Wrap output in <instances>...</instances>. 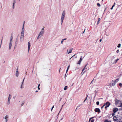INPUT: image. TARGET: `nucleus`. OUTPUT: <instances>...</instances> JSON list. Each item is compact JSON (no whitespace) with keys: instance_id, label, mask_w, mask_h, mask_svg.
I'll list each match as a JSON object with an SVG mask.
<instances>
[{"instance_id":"nucleus-31","label":"nucleus","mask_w":122,"mask_h":122,"mask_svg":"<svg viewBox=\"0 0 122 122\" xmlns=\"http://www.w3.org/2000/svg\"><path fill=\"white\" fill-rule=\"evenodd\" d=\"M97 5L99 7H100V6H101L100 5V4H99V3H97Z\"/></svg>"},{"instance_id":"nucleus-55","label":"nucleus","mask_w":122,"mask_h":122,"mask_svg":"<svg viewBox=\"0 0 122 122\" xmlns=\"http://www.w3.org/2000/svg\"><path fill=\"white\" fill-rule=\"evenodd\" d=\"M66 74L65 75V77H66Z\"/></svg>"},{"instance_id":"nucleus-9","label":"nucleus","mask_w":122,"mask_h":122,"mask_svg":"<svg viewBox=\"0 0 122 122\" xmlns=\"http://www.w3.org/2000/svg\"><path fill=\"white\" fill-rule=\"evenodd\" d=\"M9 116L8 115H6L5 117H4L3 118H4L5 120V122H7L8 121L7 119L8 118Z\"/></svg>"},{"instance_id":"nucleus-27","label":"nucleus","mask_w":122,"mask_h":122,"mask_svg":"<svg viewBox=\"0 0 122 122\" xmlns=\"http://www.w3.org/2000/svg\"><path fill=\"white\" fill-rule=\"evenodd\" d=\"M121 44H118V45L117 46V47L118 48H120L121 47Z\"/></svg>"},{"instance_id":"nucleus-21","label":"nucleus","mask_w":122,"mask_h":122,"mask_svg":"<svg viewBox=\"0 0 122 122\" xmlns=\"http://www.w3.org/2000/svg\"><path fill=\"white\" fill-rule=\"evenodd\" d=\"M82 104H80L79 105H78V106L77 107V108H76V110L78 108V107H80L81 106H82Z\"/></svg>"},{"instance_id":"nucleus-39","label":"nucleus","mask_w":122,"mask_h":122,"mask_svg":"<svg viewBox=\"0 0 122 122\" xmlns=\"http://www.w3.org/2000/svg\"><path fill=\"white\" fill-rule=\"evenodd\" d=\"M115 4H116L115 3H114V5L112 6V7H114L115 6Z\"/></svg>"},{"instance_id":"nucleus-62","label":"nucleus","mask_w":122,"mask_h":122,"mask_svg":"<svg viewBox=\"0 0 122 122\" xmlns=\"http://www.w3.org/2000/svg\"><path fill=\"white\" fill-rule=\"evenodd\" d=\"M26 73H27V72H26L25 73V74H26Z\"/></svg>"},{"instance_id":"nucleus-18","label":"nucleus","mask_w":122,"mask_h":122,"mask_svg":"<svg viewBox=\"0 0 122 122\" xmlns=\"http://www.w3.org/2000/svg\"><path fill=\"white\" fill-rule=\"evenodd\" d=\"M73 48H71L69 50V51L68 52V54H69L70 53H71L72 51L73 50Z\"/></svg>"},{"instance_id":"nucleus-29","label":"nucleus","mask_w":122,"mask_h":122,"mask_svg":"<svg viewBox=\"0 0 122 122\" xmlns=\"http://www.w3.org/2000/svg\"><path fill=\"white\" fill-rule=\"evenodd\" d=\"M94 119H92L91 121L90 120V121H89V122H94Z\"/></svg>"},{"instance_id":"nucleus-20","label":"nucleus","mask_w":122,"mask_h":122,"mask_svg":"<svg viewBox=\"0 0 122 122\" xmlns=\"http://www.w3.org/2000/svg\"><path fill=\"white\" fill-rule=\"evenodd\" d=\"M118 107H122V102H121L120 105H119L118 106Z\"/></svg>"},{"instance_id":"nucleus-48","label":"nucleus","mask_w":122,"mask_h":122,"mask_svg":"<svg viewBox=\"0 0 122 122\" xmlns=\"http://www.w3.org/2000/svg\"><path fill=\"white\" fill-rule=\"evenodd\" d=\"M66 38H65L63 39H62V40L64 41V40H66Z\"/></svg>"},{"instance_id":"nucleus-8","label":"nucleus","mask_w":122,"mask_h":122,"mask_svg":"<svg viewBox=\"0 0 122 122\" xmlns=\"http://www.w3.org/2000/svg\"><path fill=\"white\" fill-rule=\"evenodd\" d=\"M118 110V108H114L113 109V112L115 113Z\"/></svg>"},{"instance_id":"nucleus-60","label":"nucleus","mask_w":122,"mask_h":122,"mask_svg":"<svg viewBox=\"0 0 122 122\" xmlns=\"http://www.w3.org/2000/svg\"><path fill=\"white\" fill-rule=\"evenodd\" d=\"M86 97H87H87H88V95H86Z\"/></svg>"},{"instance_id":"nucleus-46","label":"nucleus","mask_w":122,"mask_h":122,"mask_svg":"<svg viewBox=\"0 0 122 122\" xmlns=\"http://www.w3.org/2000/svg\"><path fill=\"white\" fill-rule=\"evenodd\" d=\"M63 41L62 40L61 41V43L62 44L63 43Z\"/></svg>"},{"instance_id":"nucleus-44","label":"nucleus","mask_w":122,"mask_h":122,"mask_svg":"<svg viewBox=\"0 0 122 122\" xmlns=\"http://www.w3.org/2000/svg\"><path fill=\"white\" fill-rule=\"evenodd\" d=\"M44 29V28H43L41 29V31H43Z\"/></svg>"},{"instance_id":"nucleus-32","label":"nucleus","mask_w":122,"mask_h":122,"mask_svg":"<svg viewBox=\"0 0 122 122\" xmlns=\"http://www.w3.org/2000/svg\"><path fill=\"white\" fill-rule=\"evenodd\" d=\"M119 86H120L121 87L122 86V84L121 83H120L119 84Z\"/></svg>"},{"instance_id":"nucleus-43","label":"nucleus","mask_w":122,"mask_h":122,"mask_svg":"<svg viewBox=\"0 0 122 122\" xmlns=\"http://www.w3.org/2000/svg\"><path fill=\"white\" fill-rule=\"evenodd\" d=\"M87 97H86L85 99L84 100V102H85V101H86V99H87Z\"/></svg>"},{"instance_id":"nucleus-16","label":"nucleus","mask_w":122,"mask_h":122,"mask_svg":"<svg viewBox=\"0 0 122 122\" xmlns=\"http://www.w3.org/2000/svg\"><path fill=\"white\" fill-rule=\"evenodd\" d=\"M25 79V78L24 77V79H23V80L22 82V84H21V86L20 87V88H23L24 87L23 86H22V85H23V82H24V80Z\"/></svg>"},{"instance_id":"nucleus-17","label":"nucleus","mask_w":122,"mask_h":122,"mask_svg":"<svg viewBox=\"0 0 122 122\" xmlns=\"http://www.w3.org/2000/svg\"><path fill=\"white\" fill-rule=\"evenodd\" d=\"M101 20V19L100 18H98V20L97 21V25H98L99 24V21H100Z\"/></svg>"},{"instance_id":"nucleus-59","label":"nucleus","mask_w":122,"mask_h":122,"mask_svg":"<svg viewBox=\"0 0 122 122\" xmlns=\"http://www.w3.org/2000/svg\"><path fill=\"white\" fill-rule=\"evenodd\" d=\"M38 92V91H36V92Z\"/></svg>"},{"instance_id":"nucleus-15","label":"nucleus","mask_w":122,"mask_h":122,"mask_svg":"<svg viewBox=\"0 0 122 122\" xmlns=\"http://www.w3.org/2000/svg\"><path fill=\"white\" fill-rule=\"evenodd\" d=\"M15 3V0H14L13 3V9H14V5Z\"/></svg>"},{"instance_id":"nucleus-47","label":"nucleus","mask_w":122,"mask_h":122,"mask_svg":"<svg viewBox=\"0 0 122 122\" xmlns=\"http://www.w3.org/2000/svg\"><path fill=\"white\" fill-rule=\"evenodd\" d=\"M119 59H117L116 60V62H117V61L118 60H119Z\"/></svg>"},{"instance_id":"nucleus-10","label":"nucleus","mask_w":122,"mask_h":122,"mask_svg":"<svg viewBox=\"0 0 122 122\" xmlns=\"http://www.w3.org/2000/svg\"><path fill=\"white\" fill-rule=\"evenodd\" d=\"M95 111L96 112H98L99 113H100V109L98 108H96L95 110Z\"/></svg>"},{"instance_id":"nucleus-7","label":"nucleus","mask_w":122,"mask_h":122,"mask_svg":"<svg viewBox=\"0 0 122 122\" xmlns=\"http://www.w3.org/2000/svg\"><path fill=\"white\" fill-rule=\"evenodd\" d=\"M28 53L29 52V50L30 48V42H28Z\"/></svg>"},{"instance_id":"nucleus-4","label":"nucleus","mask_w":122,"mask_h":122,"mask_svg":"<svg viewBox=\"0 0 122 122\" xmlns=\"http://www.w3.org/2000/svg\"><path fill=\"white\" fill-rule=\"evenodd\" d=\"M44 32V31H41L40 32L38 35L37 39H39L40 37L43 36Z\"/></svg>"},{"instance_id":"nucleus-58","label":"nucleus","mask_w":122,"mask_h":122,"mask_svg":"<svg viewBox=\"0 0 122 122\" xmlns=\"http://www.w3.org/2000/svg\"><path fill=\"white\" fill-rule=\"evenodd\" d=\"M118 122H122V121H118Z\"/></svg>"},{"instance_id":"nucleus-49","label":"nucleus","mask_w":122,"mask_h":122,"mask_svg":"<svg viewBox=\"0 0 122 122\" xmlns=\"http://www.w3.org/2000/svg\"><path fill=\"white\" fill-rule=\"evenodd\" d=\"M113 7H112H112L111 8V10H112L113 9Z\"/></svg>"},{"instance_id":"nucleus-53","label":"nucleus","mask_w":122,"mask_h":122,"mask_svg":"<svg viewBox=\"0 0 122 122\" xmlns=\"http://www.w3.org/2000/svg\"><path fill=\"white\" fill-rule=\"evenodd\" d=\"M2 41H1V42H2ZM1 44H0V48L1 47Z\"/></svg>"},{"instance_id":"nucleus-42","label":"nucleus","mask_w":122,"mask_h":122,"mask_svg":"<svg viewBox=\"0 0 122 122\" xmlns=\"http://www.w3.org/2000/svg\"><path fill=\"white\" fill-rule=\"evenodd\" d=\"M80 67H79V66H77V67H76V69H79V68Z\"/></svg>"},{"instance_id":"nucleus-24","label":"nucleus","mask_w":122,"mask_h":122,"mask_svg":"<svg viewBox=\"0 0 122 122\" xmlns=\"http://www.w3.org/2000/svg\"><path fill=\"white\" fill-rule=\"evenodd\" d=\"M67 88V86H65V87H64V89L65 90H66Z\"/></svg>"},{"instance_id":"nucleus-3","label":"nucleus","mask_w":122,"mask_h":122,"mask_svg":"<svg viewBox=\"0 0 122 122\" xmlns=\"http://www.w3.org/2000/svg\"><path fill=\"white\" fill-rule=\"evenodd\" d=\"M65 12L64 11L62 14L61 18V24H62L64 19L65 17Z\"/></svg>"},{"instance_id":"nucleus-33","label":"nucleus","mask_w":122,"mask_h":122,"mask_svg":"<svg viewBox=\"0 0 122 122\" xmlns=\"http://www.w3.org/2000/svg\"><path fill=\"white\" fill-rule=\"evenodd\" d=\"M99 102L98 101L96 102V104L97 105H98L99 104Z\"/></svg>"},{"instance_id":"nucleus-19","label":"nucleus","mask_w":122,"mask_h":122,"mask_svg":"<svg viewBox=\"0 0 122 122\" xmlns=\"http://www.w3.org/2000/svg\"><path fill=\"white\" fill-rule=\"evenodd\" d=\"M104 122H111L110 120H108L107 119H106L105 120Z\"/></svg>"},{"instance_id":"nucleus-54","label":"nucleus","mask_w":122,"mask_h":122,"mask_svg":"<svg viewBox=\"0 0 122 122\" xmlns=\"http://www.w3.org/2000/svg\"><path fill=\"white\" fill-rule=\"evenodd\" d=\"M102 39H100V42H101V41H102Z\"/></svg>"},{"instance_id":"nucleus-56","label":"nucleus","mask_w":122,"mask_h":122,"mask_svg":"<svg viewBox=\"0 0 122 122\" xmlns=\"http://www.w3.org/2000/svg\"><path fill=\"white\" fill-rule=\"evenodd\" d=\"M72 58V57H71V58H70V59H69V60H71V58Z\"/></svg>"},{"instance_id":"nucleus-64","label":"nucleus","mask_w":122,"mask_h":122,"mask_svg":"<svg viewBox=\"0 0 122 122\" xmlns=\"http://www.w3.org/2000/svg\"><path fill=\"white\" fill-rule=\"evenodd\" d=\"M17 41V40H16V42Z\"/></svg>"},{"instance_id":"nucleus-23","label":"nucleus","mask_w":122,"mask_h":122,"mask_svg":"<svg viewBox=\"0 0 122 122\" xmlns=\"http://www.w3.org/2000/svg\"><path fill=\"white\" fill-rule=\"evenodd\" d=\"M81 61L80 60H79L78 62L77 63V64L80 65L81 64Z\"/></svg>"},{"instance_id":"nucleus-14","label":"nucleus","mask_w":122,"mask_h":122,"mask_svg":"<svg viewBox=\"0 0 122 122\" xmlns=\"http://www.w3.org/2000/svg\"><path fill=\"white\" fill-rule=\"evenodd\" d=\"M11 98H10L9 97H8V101L7 102V104L8 105H9L10 104V100Z\"/></svg>"},{"instance_id":"nucleus-12","label":"nucleus","mask_w":122,"mask_h":122,"mask_svg":"<svg viewBox=\"0 0 122 122\" xmlns=\"http://www.w3.org/2000/svg\"><path fill=\"white\" fill-rule=\"evenodd\" d=\"M16 71L15 73V76L16 77H18L19 75V73L18 71V69L17 68Z\"/></svg>"},{"instance_id":"nucleus-11","label":"nucleus","mask_w":122,"mask_h":122,"mask_svg":"<svg viewBox=\"0 0 122 122\" xmlns=\"http://www.w3.org/2000/svg\"><path fill=\"white\" fill-rule=\"evenodd\" d=\"M113 119L114 121H116L118 122L120 121L117 118L116 116H115L113 117Z\"/></svg>"},{"instance_id":"nucleus-26","label":"nucleus","mask_w":122,"mask_h":122,"mask_svg":"<svg viewBox=\"0 0 122 122\" xmlns=\"http://www.w3.org/2000/svg\"><path fill=\"white\" fill-rule=\"evenodd\" d=\"M86 65L85 66V67L84 68V69L82 70V71L83 72L84 71V70L86 69H87V68H86Z\"/></svg>"},{"instance_id":"nucleus-5","label":"nucleus","mask_w":122,"mask_h":122,"mask_svg":"<svg viewBox=\"0 0 122 122\" xmlns=\"http://www.w3.org/2000/svg\"><path fill=\"white\" fill-rule=\"evenodd\" d=\"M121 101L118 100H116V104L118 106V105H120Z\"/></svg>"},{"instance_id":"nucleus-13","label":"nucleus","mask_w":122,"mask_h":122,"mask_svg":"<svg viewBox=\"0 0 122 122\" xmlns=\"http://www.w3.org/2000/svg\"><path fill=\"white\" fill-rule=\"evenodd\" d=\"M24 37L21 36L20 38V41L21 42H22L24 40Z\"/></svg>"},{"instance_id":"nucleus-50","label":"nucleus","mask_w":122,"mask_h":122,"mask_svg":"<svg viewBox=\"0 0 122 122\" xmlns=\"http://www.w3.org/2000/svg\"><path fill=\"white\" fill-rule=\"evenodd\" d=\"M68 69H67V70H66V73H67V71H68Z\"/></svg>"},{"instance_id":"nucleus-22","label":"nucleus","mask_w":122,"mask_h":122,"mask_svg":"<svg viewBox=\"0 0 122 122\" xmlns=\"http://www.w3.org/2000/svg\"><path fill=\"white\" fill-rule=\"evenodd\" d=\"M25 103V102L24 101H23L21 102V106H22Z\"/></svg>"},{"instance_id":"nucleus-37","label":"nucleus","mask_w":122,"mask_h":122,"mask_svg":"<svg viewBox=\"0 0 122 122\" xmlns=\"http://www.w3.org/2000/svg\"><path fill=\"white\" fill-rule=\"evenodd\" d=\"M9 97L10 98H11V95L10 94L9 95Z\"/></svg>"},{"instance_id":"nucleus-63","label":"nucleus","mask_w":122,"mask_h":122,"mask_svg":"<svg viewBox=\"0 0 122 122\" xmlns=\"http://www.w3.org/2000/svg\"><path fill=\"white\" fill-rule=\"evenodd\" d=\"M121 109L122 110V107L121 108Z\"/></svg>"},{"instance_id":"nucleus-61","label":"nucleus","mask_w":122,"mask_h":122,"mask_svg":"<svg viewBox=\"0 0 122 122\" xmlns=\"http://www.w3.org/2000/svg\"><path fill=\"white\" fill-rule=\"evenodd\" d=\"M13 98H15V97H13Z\"/></svg>"},{"instance_id":"nucleus-40","label":"nucleus","mask_w":122,"mask_h":122,"mask_svg":"<svg viewBox=\"0 0 122 122\" xmlns=\"http://www.w3.org/2000/svg\"><path fill=\"white\" fill-rule=\"evenodd\" d=\"M119 50H117V51H116V52L117 53H118V52H119Z\"/></svg>"},{"instance_id":"nucleus-2","label":"nucleus","mask_w":122,"mask_h":122,"mask_svg":"<svg viewBox=\"0 0 122 122\" xmlns=\"http://www.w3.org/2000/svg\"><path fill=\"white\" fill-rule=\"evenodd\" d=\"M13 39V37L11 36L10 37V43H9V49L10 50L11 49V46L12 44V40Z\"/></svg>"},{"instance_id":"nucleus-36","label":"nucleus","mask_w":122,"mask_h":122,"mask_svg":"<svg viewBox=\"0 0 122 122\" xmlns=\"http://www.w3.org/2000/svg\"><path fill=\"white\" fill-rule=\"evenodd\" d=\"M105 106V104H104V105H103V106L101 107V108L102 109L104 107V106Z\"/></svg>"},{"instance_id":"nucleus-1","label":"nucleus","mask_w":122,"mask_h":122,"mask_svg":"<svg viewBox=\"0 0 122 122\" xmlns=\"http://www.w3.org/2000/svg\"><path fill=\"white\" fill-rule=\"evenodd\" d=\"M24 23L23 26L22 31L21 33V36L24 37Z\"/></svg>"},{"instance_id":"nucleus-28","label":"nucleus","mask_w":122,"mask_h":122,"mask_svg":"<svg viewBox=\"0 0 122 122\" xmlns=\"http://www.w3.org/2000/svg\"><path fill=\"white\" fill-rule=\"evenodd\" d=\"M116 82H114V83H112V86H114L116 84Z\"/></svg>"},{"instance_id":"nucleus-52","label":"nucleus","mask_w":122,"mask_h":122,"mask_svg":"<svg viewBox=\"0 0 122 122\" xmlns=\"http://www.w3.org/2000/svg\"><path fill=\"white\" fill-rule=\"evenodd\" d=\"M93 81V80L92 81V82H91V83H92Z\"/></svg>"},{"instance_id":"nucleus-41","label":"nucleus","mask_w":122,"mask_h":122,"mask_svg":"<svg viewBox=\"0 0 122 122\" xmlns=\"http://www.w3.org/2000/svg\"><path fill=\"white\" fill-rule=\"evenodd\" d=\"M70 67V65H69L68 66V67H67V69H68V70L69 67Z\"/></svg>"},{"instance_id":"nucleus-45","label":"nucleus","mask_w":122,"mask_h":122,"mask_svg":"<svg viewBox=\"0 0 122 122\" xmlns=\"http://www.w3.org/2000/svg\"><path fill=\"white\" fill-rule=\"evenodd\" d=\"M115 113H114L112 114V116H113L114 115H115V114H114Z\"/></svg>"},{"instance_id":"nucleus-38","label":"nucleus","mask_w":122,"mask_h":122,"mask_svg":"<svg viewBox=\"0 0 122 122\" xmlns=\"http://www.w3.org/2000/svg\"><path fill=\"white\" fill-rule=\"evenodd\" d=\"M54 107V106H53L51 108V111H52V110L53 109V108Z\"/></svg>"},{"instance_id":"nucleus-57","label":"nucleus","mask_w":122,"mask_h":122,"mask_svg":"<svg viewBox=\"0 0 122 122\" xmlns=\"http://www.w3.org/2000/svg\"><path fill=\"white\" fill-rule=\"evenodd\" d=\"M75 54L74 55H73V56L72 57H73L74 56H75Z\"/></svg>"},{"instance_id":"nucleus-34","label":"nucleus","mask_w":122,"mask_h":122,"mask_svg":"<svg viewBox=\"0 0 122 122\" xmlns=\"http://www.w3.org/2000/svg\"><path fill=\"white\" fill-rule=\"evenodd\" d=\"M94 118V117H91V118H90V119H89V121H90V120H91V119H92V118Z\"/></svg>"},{"instance_id":"nucleus-35","label":"nucleus","mask_w":122,"mask_h":122,"mask_svg":"<svg viewBox=\"0 0 122 122\" xmlns=\"http://www.w3.org/2000/svg\"><path fill=\"white\" fill-rule=\"evenodd\" d=\"M82 56H81V57L80 58V60H79L81 61H82Z\"/></svg>"},{"instance_id":"nucleus-30","label":"nucleus","mask_w":122,"mask_h":122,"mask_svg":"<svg viewBox=\"0 0 122 122\" xmlns=\"http://www.w3.org/2000/svg\"><path fill=\"white\" fill-rule=\"evenodd\" d=\"M40 84H39L38 86V88L39 90L40 89V88H39V86H40Z\"/></svg>"},{"instance_id":"nucleus-25","label":"nucleus","mask_w":122,"mask_h":122,"mask_svg":"<svg viewBox=\"0 0 122 122\" xmlns=\"http://www.w3.org/2000/svg\"><path fill=\"white\" fill-rule=\"evenodd\" d=\"M119 78L117 79L114 82H116V83H117L118 82L119 80Z\"/></svg>"},{"instance_id":"nucleus-6","label":"nucleus","mask_w":122,"mask_h":122,"mask_svg":"<svg viewBox=\"0 0 122 122\" xmlns=\"http://www.w3.org/2000/svg\"><path fill=\"white\" fill-rule=\"evenodd\" d=\"M105 106L106 105V106L105 107V108H106L107 107H108L110 105V103L108 102H107L106 103L104 104Z\"/></svg>"},{"instance_id":"nucleus-51","label":"nucleus","mask_w":122,"mask_h":122,"mask_svg":"<svg viewBox=\"0 0 122 122\" xmlns=\"http://www.w3.org/2000/svg\"><path fill=\"white\" fill-rule=\"evenodd\" d=\"M85 30H86V29H85L84 30V31H83V33H83H83H84Z\"/></svg>"}]
</instances>
